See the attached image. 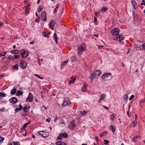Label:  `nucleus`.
Wrapping results in <instances>:
<instances>
[{
  "mask_svg": "<svg viewBox=\"0 0 145 145\" xmlns=\"http://www.w3.org/2000/svg\"><path fill=\"white\" fill-rule=\"evenodd\" d=\"M86 48V44L84 43H82L78 47V53L81 55L82 54V52L85 50Z\"/></svg>",
  "mask_w": 145,
  "mask_h": 145,
  "instance_id": "nucleus-1",
  "label": "nucleus"
},
{
  "mask_svg": "<svg viewBox=\"0 0 145 145\" xmlns=\"http://www.w3.org/2000/svg\"><path fill=\"white\" fill-rule=\"evenodd\" d=\"M68 137V135L65 133H61L57 138L58 140H62V138H66Z\"/></svg>",
  "mask_w": 145,
  "mask_h": 145,
  "instance_id": "nucleus-2",
  "label": "nucleus"
},
{
  "mask_svg": "<svg viewBox=\"0 0 145 145\" xmlns=\"http://www.w3.org/2000/svg\"><path fill=\"white\" fill-rule=\"evenodd\" d=\"M19 53L21 54L22 57L24 58L27 57L29 55L28 53L27 52H26L24 49H22L20 50Z\"/></svg>",
  "mask_w": 145,
  "mask_h": 145,
  "instance_id": "nucleus-3",
  "label": "nucleus"
},
{
  "mask_svg": "<svg viewBox=\"0 0 145 145\" xmlns=\"http://www.w3.org/2000/svg\"><path fill=\"white\" fill-rule=\"evenodd\" d=\"M120 30L118 28L113 29L111 31V33L112 35L116 36L119 33Z\"/></svg>",
  "mask_w": 145,
  "mask_h": 145,
  "instance_id": "nucleus-4",
  "label": "nucleus"
},
{
  "mask_svg": "<svg viewBox=\"0 0 145 145\" xmlns=\"http://www.w3.org/2000/svg\"><path fill=\"white\" fill-rule=\"evenodd\" d=\"M123 39V37L122 36L118 34L115 36L114 38V39L115 40L119 41H121Z\"/></svg>",
  "mask_w": 145,
  "mask_h": 145,
  "instance_id": "nucleus-5",
  "label": "nucleus"
},
{
  "mask_svg": "<svg viewBox=\"0 0 145 145\" xmlns=\"http://www.w3.org/2000/svg\"><path fill=\"white\" fill-rule=\"evenodd\" d=\"M62 105L63 106H66L67 105L70 106L71 105V103L69 101L66 100L64 98V101Z\"/></svg>",
  "mask_w": 145,
  "mask_h": 145,
  "instance_id": "nucleus-6",
  "label": "nucleus"
},
{
  "mask_svg": "<svg viewBox=\"0 0 145 145\" xmlns=\"http://www.w3.org/2000/svg\"><path fill=\"white\" fill-rule=\"evenodd\" d=\"M9 101L10 103L14 104L17 102L18 100L16 97H13L10 99Z\"/></svg>",
  "mask_w": 145,
  "mask_h": 145,
  "instance_id": "nucleus-7",
  "label": "nucleus"
},
{
  "mask_svg": "<svg viewBox=\"0 0 145 145\" xmlns=\"http://www.w3.org/2000/svg\"><path fill=\"white\" fill-rule=\"evenodd\" d=\"M33 96L31 93H29V96L26 99V101L28 102H31L33 101Z\"/></svg>",
  "mask_w": 145,
  "mask_h": 145,
  "instance_id": "nucleus-8",
  "label": "nucleus"
},
{
  "mask_svg": "<svg viewBox=\"0 0 145 145\" xmlns=\"http://www.w3.org/2000/svg\"><path fill=\"white\" fill-rule=\"evenodd\" d=\"M56 24V22L54 20H52L49 24V26L52 30L54 29V27Z\"/></svg>",
  "mask_w": 145,
  "mask_h": 145,
  "instance_id": "nucleus-9",
  "label": "nucleus"
},
{
  "mask_svg": "<svg viewBox=\"0 0 145 145\" xmlns=\"http://www.w3.org/2000/svg\"><path fill=\"white\" fill-rule=\"evenodd\" d=\"M27 63L25 62L21 61L20 62V66L23 69H25L27 66Z\"/></svg>",
  "mask_w": 145,
  "mask_h": 145,
  "instance_id": "nucleus-10",
  "label": "nucleus"
},
{
  "mask_svg": "<svg viewBox=\"0 0 145 145\" xmlns=\"http://www.w3.org/2000/svg\"><path fill=\"white\" fill-rule=\"evenodd\" d=\"M93 73L95 75L94 78H95L96 76H98L100 75L101 74V72L100 71L96 70L94 71Z\"/></svg>",
  "mask_w": 145,
  "mask_h": 145,
  "instance_id": "nucleus-11",
  "label": "nucleus"
},
{
  "mask_svg": "<svg viewBox=\"0 0 145 145\" xmlns=\"http://www.w3.org/2000/svg\"><path fill=\"white\" fill-rule=\"evenodd\" d=\"M100 98L98 100V102L99 103H100L102 101V100L105 98L106 97V95L105 94H103L101 95L100 96Z\"/></svg>",
  "mask_w": 145,
  "mask_h": 145,
  "instance_id": "nucleus-12",
  "label": "nucleus"
},
{
  "mask_svg": "<svg viewBox=\"0 0 145 145\" xmlns=\"http://www.w3.org/2000/svg\"><path fill=\"white\" fill-rule=\"evenodd\" d=\"M68 60H66L65 61L63 62L61 65V69H62L64 67V66L67 64V62H68Z\"/></svg>",
  "mask_w": 145,
  "mask_h": 145,
  "instance_id": "nucleus-13",
  "label": "nucleus"
},
{
  "mask_svg": "<svg viewBox=\"0 0 145 145\" xmlns=\"http://www.w3.org/2000/svg\"><path fill=\"white\" fill-rule=\"evenodd\" d=\"M131 3L133 6V7L135 9H136L137 7V4L133 0L131 1Z\"/></svg>",
  "mask_w": 145,
  "mask_h": 145,
  "instance_id": "nucleus-14",
  "label": "nucleus"
},
{
  "mask_svg": "<svg viewBox=\"0 0 145 145\" xmlns=\"http://www.w3.org/2000/svg\"><path fill=\"white\" fill-rule=\"evenodd\" d=\"M56 144V145H66L65 143L61 141L57 142Z\"/></svg>",
  "mask_w": 145,
  "mask_h": 145,
  "instance_id": "nucleus-15",
  "label": "nucleus"
},
{
  "mask_svg": "<svg viewBox=\"0 0 145 145\" xmlns=\"http://www.w3.org/2000/svg\"><path fill=\"white\" fill-rule=\"evenodd\" d=\"M74 120L72 121L69 124V127L71 126V127H75L76 126V125L74 124Z\"/></svg>",
  "mask_w": 145,
  "mask_h": 145,
  "instance_id": "nucleus-16",
  "label": "nucleus"
},
{
  "mask_svg": "<svg viewBox=\"0 0 145 145\" xmlns=\"http://www.w3.org/2000/svg\"><path fill=\"white\" fill-rule=\"evenodd\" d=\"M87 88V86L85 84L84 85L83 87L81 89V90L82 91L85 92L86 91V89Z\"/></svg>",
  "mask_w": 145,
  "mask_h": 145,
  "instance_id": "nucleus-17",
  "label": "nucleus"
},
{
  "mask_svg": "<svg viewBox=\"0 0 145 145\" xmlns=\"http://www.w3.org/2000/svg\"><path fill=\"white\" fill-rule=\"evenodd\" d=\"M59 7V6L58 5H57L56 6V7L55 9L54 10L53 12V14H56V13L57 11V10Z\"/></svg>",
  "mask_w": 145,
  "mask_h": 145,
  "instance_id": "nucleus-18",
  "label": "nucleus"
},
{
  "mask_svg": "<svg viewBox=\"0 0 145 145\" xmlns=\"http://www.w3.org/2000/svg\"><path fill=\"white\" fill-rule=\"evenodd\" d=\"M53 38L55 40V41L56 44L57 43V35L55 33H54L53 36Z\"/></svg>",
  "mask_w": 145,
  "mask_h": 145,
  "instance_id": "nucleus-19",
  "label": "nucleus"
},
{
  "mask_svg": "<svg viewBox=\"0 0 145 145\" xmlns=\"http://www.w3.org/2000/svg\"><path fill=\"white\" fill-rule=\"evenodd\" d=\"M134 47L136 49V50H141V46H138L137 45H134Z\"/></svg>",
  "mask_w": 145,
  "mask_h": 145,
  "instance_id": "nucleus-20",
  "label": "nucleus"
},
{
  "mask_svg": "<svg viewBox=\"0 0 145 145\" xmlns=\"http://www.w3.org/2000/svg\"><path fill=\"white\" fill-rule=\"evenodd\" d=\"M22 92L20 90H18L16 93V95L17 96H19L22 94Z\"/></svg>",
  "mask_w": 145,
  "mask_h": 145,
  "instance_id": "nucleus-21",
  "label": "nucleus"
},
{
  "mask_svg": "<svg viewBox=\"0 0 145 145\" xmlns=\"http://www.w3.org/2000/svg\"><path fill=\"white\" fill-rule=\"evenodd\" d=\"M76 79L74 78H72L70 80L69 82V84H72L75 82Z\"/></svg>",
  "mask_w": 145,
  "mask_h": 145,
  "instance_id": "nucleus-22",
  "label": "nucleus"
},
{
  "mask_svg": "<svg viewBox=\"0 0 145 145\" xmlns=\"http://www.w3.org/2000/svg\"><path fill=\"white\" fill-rule=\"evenodd\" d=\"M94 74H91L90 75V77H89V78L91 79V82H92V80L93 78H94Z\"/></svg>",
  "mask_w": 145,
  "mask_h": 145,
  "instance_id": "nucleus-23",
  "label": "nucleus"
},
{
  "mask_svg": "<svg viewBox=\"0 0 145 145\" xmlns=\"http://www.w3.org/2000/svg\"><path fill=\"white\" fill-rule=\"evenodd\" d=\"M116 116V114H113L110 116V120L112 121L115 118Z\"/></svg>",
  "mask_w": 145,
  "mask_h": 145,
  "instance_id": "nucleus-24",
  "label": "nucleus"
},
{
  "mask_svg": "<svg viewBox=\"0 0 145 145\" xmlns=\"http://www.w3.org/2000/svg\"><path fill=\"white\" fill-rule=\"evenodd\" d=\"M71 60L72 61L75 62L76 61V59L75 57L73 56L71 57Z\"/></svg>",
  "mask_w": 145,
  "mask_h": 145,
  "instance_id": "nucleus-25",
  "label": "nucleus"
},
{
  "mask_svg": "<svg viewBox=\"0 0 145 145\" xmlns=\"http://www.w3.org/2000/svg\"><path fill=\"white\" fill-rule=\"evenodd\" d=\"M16 89L15 88L13 89L11 91V93L12 94L14 95L16 93Z\"/></svg>",
  "mask_w": 145,
  "mask_h": 145,
  "instance_id": "nucleus-26",
  "label": "nucleus"
},
{
  "mask_svg": "<svg viewBox=\"0 0 145 145\" xmlns=\"http://www.w3.org/2000/svg\"><path fill=\"white\" fill-rule=\"evenodd\" d=\"M41 16L42 18L46 17V12L45 11L42 12V13Z\"/></svg>",
  "mask_w": 145,
  "mask_h": 145,
  "instance_id": "nucleus-27",
  "label": "nucleus"
},
{
  "mask_svg": "<svg viewBox=\"0 0 145 145\" xmlns=\"http://www.w3.org/2000/svg\"><path fill=\"white\" fill-rule=\"evenodd\" d=\"M10 52L12 54H17L18 52V50H14L10 51Z\"/></svg>",
  "mask_w": 145,
  "mask_h": 145,
  "instance_id": "nucleus-28",
  "label": "nucleus"
},
{
  "mask_svg": "<svg viewBox=\"0 0 145 145\" xmlns=\"http://www.w3.org/2000/svg\"><path fill=\"white\" fill-rule=\"evenodd\" d=\"M108 9V8L107 7H104L101 9V11L103 12H104L106 10H107Z\"/></svg>",
  "mask_w": 145,
  "mask_h": 145,
  "instance_id": "nucleus-29",
  "label": "nucleus"
},
{
  "mask_svg": "<svg viewBox=\"0 0 145 145\" xmlns=\"http://www.w3.org/2000/svg\"><path fill=\"white\" fill-rule=\"evenodd\" d=\"M141 50H145V42L141 45Z\"/></svg>",
  "mask_w": 145,
  "mask_h": 145,
  "instance_id": "nucleus-30",
  "label": "nucleus"
},
{
  "mask_svg": "<svg viewBox=\"0 0 145 145\" xmlns=\"http://www.w3.org/2000/svg\"><path fill=\"white\" fill-rule=\"evenodd\" d=\"M104 74L106 77H108L109 76L111 75V73L109 72L108 73H105Z\"/></svg>",
  "mask_w": 145,
  "mask_h": 145,
  "instance_id": "nucleus-31",
  "label": "nucleus"
},
{
  "mask_svg": "<svg viewBox=\"0 0 145 145\" xmlns=\"http://www.w3.org/2000/svg\"><path fill=\"white\" fill-rule=\"evenodd\" d=\"M42 34L43 36L44 37H47L48 38L49 37V36L47 35V33L46 32H43Z\"/></svg>",
  "mask_w": 145,
  "mask_h": 145,
  "instance_id": "nucleus-32",
  "label": "nucleus"
},
{
  "mask_svg": "<svg viewBox=\"0 0 145 145\" xmlns=\"http://www.w3.org/2000/svg\"><path fill=\"white\" fill-rule=\"evenodd\" d=\"M107 133L106 132V131H105L103 132V133H101V134H100V137H102L104 136L105 135V134L106 133Z\"/></svg>",
  "mask_w": 145,
  "mask_h": 145,
  "instance_id": "nucleus-33",
  "label": "nucleus"
},
{
  "mask_svg": "<svg viewBox=\"0 0 145 145\" xmlns=\"http://www.w3.org/2000/svg\"><path fill=\"white\" fill-rule=\"evenodd\" d=\"M12 143H13L14 145H20V142H12Z\"/></svg>",
  "mask_w": 145,
  "mask_h": 145,
  "instance_id": "nucleus-34",
  "label": "nucleus"
},
{
  "mask_svg": "<svg viewBox=\"0 0 145 145\" xmlns=\"http://www.w3.org/2000/svg\"><path fill=\"white\" fill-rule=\"evenodd\" d=\"M18 65H14L12 66V68L15 69L16 70H18Z\"/></svg>",
  "mask_w": 145,
  "mask_h": 145,
  "instance_id": "nucleus-35",
  "label": "nucleus"
},
{
  "mask_svg": "<svg viewBox=\"0 0 145 145\" xmlns=\"http://www.w3.org/2000/svg\"><path fill=\"white\" fill-rule=\"evenodd\" d=\"M6 95L2 93H0V97H5L6 96Z\"/></svg>",
  "mask_w": 145,
  "mask_h": 145,
  "instance_id": "nucleus-36",
  "label": "nucleus"
},
{
  "mask_svg": "<svg viewBox=\"0 0 145 145\" xmlns=\"http://www.w3.org/2000/svg\"><path fill=\"white\" fill-rule=\"evenodd\" d=\"M138 136H136V137H135L133 138L132 139V142H135L136 141V139H137V138H138Z\"/></svg>",
  "mask_w": 145,
  "mask_h": 145,
  "instance_id": "nucleus-37",
  "label": "nucleus"
},
{
  "mask_svg": "<svg viewBox=\"0 0 145 145\" xmlns=\"http://www.w3.org/2000/svg\"><path fill=\"white\" fill-rule=\"evenodd\" d=\"M6 54V52H3L0 53V56H5Z\"/></svg>",
  "mask_w": 145,
  "mask_h": 145,
  "instance_id": "nucleus-38",
  "label": "nucleus"
},
{
  "mask_svg": "<svg viewBox=\"0 0 145 145\" xmlns=\"http://www.w3.org/2000/svg\"><path fill=\"white\" fill-rule=\"evenodd\" d=\"M34 75L36 77H37L38 78H39L40 79V80H42L43 79V78H42L41 77H40L37 74H34Z\"/></svg>",
  "mask_w": 145,
  "mask_h": 145,
  "instance_id": "nucleus-39",
  "label": "nucleus"
},
{
  "mask_svg": "<svg viewBox=\"0 0 145 145\" xmlns=\"http://www.w3.org/2000/svg\"><path fill=\"white\" fill-rule=\"evenodd\" d=\"M109 128L113 133L115 131L116 129V127H110Z\"/></svg>",
  "mask_w": 145,
  "mask_h": 145,
  "instance_id": "nucleus-40",
  "label": "nucleus"
},
{
  "mask_svg": "<svg viewBox=\"0 0 145 145\" xmlns=\"http://www.w3.org/2000/svg\"><path fill=\"white\" fill-rule=\"evenodd\" d=\"M38 133L40 135H42L43 137H46V136H44V134L43 133L44 132L43 131H39L38 132Z\"/></svg>",
  "mask_w": 145,
  "mask_h": 145,
  "instance_id": "nucleus-41",
  "label": "nucleus"
},
{
  "mask_svg": "<svg viewBox=\"0 0 145 145\" xmlns=\"http://www.w3.org/2000/svg\"><path fill=\"white\" fill-rule=\"evenodd\" d=\"M137 122H136L133 121L132 124V125L133 126H135L137 125Z\"/></svg>",
  "mask_w": 145,
  "mask_h": 145,
  "instance_id": "nucleus-42",
  "label": "nucleus"
},
{
  "mask_svg": "<svg viewBox=\"0 0 145 145\" xmlns=\"http://www.w3.org/2000/svg\"><path fill=\"white\" fill-rule=\"evenodd\" d=\"M0 143H2L3 142V141L4 140L5 138L4 137H2L1 136H0Z\"/></svg>",
  "mask_w": 145,
  "mask_h": 145,
  "instance_id": "nucleus-43",
  "label": "nucleus"
},
{
  "mask_svg": "<svg viewBox=\"0 0 145 145\" xmlns=\"http://www.w3.org/2000/svg\"><path fill=\"white\" fill-rule=\"evenodd\" d=\"M42 6H40L38 9V12H40L41 11V10H42Z\"/></svg>",
  "mask_w": 145,
  "mask_h": 145,
  "instance_id": "nucleus-44",
  "label": "nucleus"
},
{
  "mask_svg": "<svg viewBox=\"0 0 145 145\" xmlns=\"http://www.w3.org/2000/svg\"><path fill=\"white\" fill-rule=\"evenodd\" d=\"M23 110L25 112H27L28 110L27 106L24 107L23 108Z\"/></svg>",
  "mask_w": 145,
  "mask_h": 145,
  "instance_id": "nucleus-45",
  "label": "nucleus"
},
{
  "mask_svg": "<svg viewBox=\"0 0 145 145\" xmlns=\"http://www.w3.org/2000/svg\"><path fill=\"white\" fill-rule=\"evenodd\" d=\"M135 97V96L134 95H132L129 98V100L131 101L132 99H133Z\"/></svg>",
  "mask_w": 145,
  "mask_h": 145,
  "instance_id": "nucleus-46",
  "label": "nucleus"
},
{
  "mask_svg": "<svg viewBox=\"0 0 145 145\" xmlns=\"http://www.w3.org/2000/svg\"><path fill=\"white\" fill-rule=\"evenodd\" d=\"M124 99L126 100H127L128 99V95L127 94H126L125 95L124 97Z\"/></svg>",
  "mask_w": 145,
  "mask_h": 145,
  "instance_id": "nucleus-47",
  "label": "nucleus"
},
{
  "mask_svg": "<svg viewBox=\"0 0 145 145\" xmlns=\"http://www.w3.org/2000/svg\"><path fill=\"white\" fill-rule=\"evenodd\" d=\"M30 122H27L25 123L23 126V127H26V126L29 124Z\"/></svg>",
  "mask_w": 145,
  "mask_h": 145,
  "instance_id": "nucleus-48",
  "label": "nucleus"
},
{
  "mask_svg": "<svg viewBox=\"0 0 145 145\" xmlns=\"http://www.w3.org/2000/svg\"><path fill=\"white\" fill-rule=\"evenodd\" d=\"M109 142V141L107 140H104V144H106L107 143H108Z\"/></svg>",
  "mask_w": 145,
  "mask_h": 145,
  "instance_id": "nucleus-49",
  "label": "nucleus"
},
{
  "mask_svg": "<svg viewBox=\"0 0 145 145\" xmlns=\"http://www.w3.org/2000/svg\"><path fill=\"white\" fill-rule=\"evenodd\" d=\"M140 4L141 5H145V1L144 0H142V3H141Z\"/></svg>",
  "mask_w": 145,
  "mask_h": 145,
  "instance_id": "nucleus-50",
  "label": "nucleus"
},
{
  "mask_svg": "<svg viewBox=\"0 0 145 145\" xmlns=\"http://www.w3.org/2000/svg\"><path fill=\"white\" fill-rule=\"evenodd\" d=\"M60 123L61 124H63V126H65V123H64V122L62 120V121H61L60 122Z\"/></svg>",
  "mask_w": 145,
  "mask_h": 145,
  "instance_id": "nucleus-51",
  "label": "nucleus"
},
{
  "mask_svg": "<svg viewBox=\"0 0 145 145\" xmlns=\"http://www.w3.org/2000/svg\"><path fill=\"white\" fill-rule=\"evenodd\" d=\"M9 58L11 60H13L14 59V58L13 57V56H8Z\"/></svg>",
  "mask_w": 145,
  "mask_h": 145,
  "instance_id": "nucleus-52",
  "label": "nucleus"
},
{
  "mask_svg": "<svg viewBox=\"0 0 145 145\" xmlns=\"http://www.w3.org/2000/svg\"><path fill=\"white\" fill-rule=\"evenodd\" d=\"M21 110V109L20 108H16L15 109V110L16 111V112H17V111H20Z\"/></svg>",
  "mask_w": 145,
  "mask_h": 145,
  "instance_id": "nucleus-53",
  "label": "nucleus"
},
{
  "mask_svg": "<svg viewBox=\"0 0 145 145\" xmlns=\"http://www.w3.org/2000/svg\"><path fill=\"white\" fill-rule=\"evenodd\" d=\"M51 120V119L50 118H49L48 119H47L46 120V121L48 122H50V121Z\"/></svg>",
  "mask_w": 145,
  "mask_h": 145,
  "instance_id": "nucleus-54",
  "label": "nucleus"
},
{
  "mask_svg": "<svg viewBox=\"0 0 145 145\" xmlns=\"http://www.w3.org/2000/svg\"><path fill=\"white\" fill-rule=\"evenodd\" d=\"M5 108L3 107L0 109V111L1 112H3L5 110Z\"/></svg>",
  "mask_w": 145,
  "mask_h": 145,
  "instance_id": "nucleus-55",
  "label": "nucleus"
},
{
  "mask_svg": "<svg viewBox=\"0 0 145 145\" xmlns=\"http://www.w3.org/2000/svg\"><path fill=\"white\" fill-rule=\"evenodd\" d=\"M103 47V46L102 45H99L98 46V48L99 49H100L101 48H102Z\"/></svg>",
  "mask_w": 145,
  "mask_h": 145,
  "instance_id": "nucleus-56",
  "label": "nucleus"
},
{
  "mask_svg": "<svg viewBox=\"0 0 145 145\" xmlns=\"http://www.w3.org/2000/svg\"><path fill=\"white\" fill-rule=\"evenodd\" d=\"M106 78V77H105V74H103L102 76V78L103 79H104L105 78Z\"/></svg>",
  "mask_w": 145,
  "mask_h": 145,
  "instance_id": "nucleus-57",
  "label": "nucleus"
},
{
  "mask_svg": "<svg viewBox=\"0 0 145 145\" xmlns=\"http://www.w3.org/2000/svg\"><path fill=\"white\" fill-rule=\"evenodd\" d=\"M144 102V100H141L140 102V106H141V104L142 103H143Z\"/></svg>",
  "mask_w": 145,
  "mask_h": 145,
  "instance_id": "nucleus-58",
  "label": "nucleus"
},
{
  "mask_svg": "<svg viewBox=\"0 0 145 145\" xmlns=\"http://www.w3.org/2000/svg\"><path fill=\"white\" fill-rule=\"evenodd\" d=\"M81 113L83 115L86 113V112L84 110L83 111V112H82Z\"/></svg>",
  "mask_w": 145,
  "mask_h": 145,
  "instance_id": "nucleus-59",
  "label": "nucleus"
},
{
  "mask_svg": "<svg viewBox=\"0 0 145 145\" xmlns=\"http://www.w3.org/2000/svg\"><path fill=\"white\" fill-rule=\"evenodd\" d=\"M14 57V58H15V59H18V57L17 56V55H15Z\"/></svg>",
  "mask_w": 145,
  "mask_h": 145,
  "instance_id": "nucleus-60",
  "label": "nucleus"
},
{
  "mask_svg": "<svg viewBox=\"0 0 145 145\" xmlns=\"http://www.w3.org/2000/svg\"><path fill=\"white\" fill-rule=\"evenodd\" d=\"M4 76V74H3L0 76V79H1Z\"/></svg>",
  "mask_w": 145,
  "mask_h": 145,
  "instance_id": "nucleus-61",
  "label": "nucleus"
},
{
  "mask_svg": "<svg viewBox=\"0 0 145 145\" xmlns=\"http://www.w3.org/2000/svg\"><path fill=\"white\" fill-rule=\"evenodd\" d=\"M19 106L20 107L19 108H20L21 110H22L23 108V106L20 105H19Z\"/></svg>",
  "mask_w": 145,
  "mask_h": 145,
  "instance_id": "nucleus-62",
  "label": "nucleus"
},
{
  "mask_svg": "<svg viewBox=\"0 0 145 145\" xmlns=\"http://www.w3.org/2000/svg\"><path fill=\"white\" fill-rule=\"evenodd\" d=\"M25 127H22L21 129V131H23L25 130Z\"/></svg>",
  "mask_w": 145,
  "mask_h": 145,
  "instance_id": "nucleus-63",
  "label": "nucleus"
},
{
  "mask_svg": "<svg viewBox=\"0 0 145 145\" xmlns=\"http://www.w3.org/2000/svg\"><path fill=\"white\" fill-rule=\"evenodd\" d=\"M95 139L96 140V141L97 142L98 141V139H97V137H95Z\"/></svg>",
  "mask_w": 145,
  "mask_h": 145,
  "instance_id": "nucleus-64",
  "label": "nucleus"
}]
</instances>
